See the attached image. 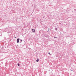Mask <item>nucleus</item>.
I'll list each match as a JSON object with an SVG mask.
<instances>
[{"mask_svg": "<svg viewBox=\"0 0 76 76\" xmlns=\"http://www.w3.org/2000/svg\"><path fill=\"white\" fill-rule=\"evenodd\" d=\"M15 38H16V37H15Z\"/></svg>", "mask_w": 76, "mask_h": 76, "instance_id": "nucleus-8", "label": "nucleus"}, {"mask_svg": "<svg viewBox=\"0 0 76 76\" xmlns=\"http://www.w3.org/2000/svg\"><path fill=\"white\" fill-rule=\"evenodd\" d=\"M39 61V59H37L36 60V61H37V62H38Z\"/></svg>", "mask_w": 76, "mask_h": 76, "instance_id": "nucleus-3", "label": "nucleus"}, {"mask_svg": "<svg viewBox=\"0 0 76 76\" xmlns=\"http://www.w3.org/2000/svg\"><path fill=\"white\" fill-rule=\"evenodd\" d=\"M49 54H50V53H48Z\"/></svg>", "mask_w": 76, "mask_h": 76, "instance_id": "nucleus-9", "label": "nucleus"}, {"mask_svg": "<svg viewBox=\"0 0 76 76\" xmlns=\"http://www.w3.org/2000/svg\"><path fill=\"white\" fill-rule=\"evenodd\" d=\"M57 38V37H54V38Z\"/></svg>", "mask_w": 76, "mask_h": 76, "instance_id": "nucleus-6", "label": "nucleus"}, {"mask_svg": "<svg viewBox=\"0 0 76 76\" xmlns=\"http://www.w3.org/2000/svg\"><path fill=\"white\" fill-rule=\"evenodd\" d=\"M51 54H50V56H51Z\"/></svg>", "mask_w": 76, "mask_h": 76, "instance_id": "nucleus-11", "label": "nucleus"}, {"mask_svg": "<svg viewBox=\"0 0 76 76\" xmlns=\"http://www.w3.org/2000/svg\"><path fill=\"white\" fill-rule=\"evenodd\" d=\"M55 30H56V31H57V28H56Z\"/></svg>", "mask_w": 76, "mask_h": 76, "instance_id": "nucleus-5", "label": "nucleus"}, {"mask_svg": "<svg viewBox=\"0 0 76 76\" xmlns=\"http://www.w3.org/2000/svg\"><path fill=\"white\" fill-rule=\"evenodd\" d=\"M48 29H49V30H50V28H48Z\"/></svg>", "mask_w": 76, "mask_h": 76, "instance_id": "nucleus-10", "label": "nucleus"}, {"mask_svg": "<svg viewBox=\"0 0 76 76\" xmlns=\"http://www.w3.org/2000/svg\"><path fill=\"white\" fill-rule=\"evenodd\" d=\"M21 41H22V40H21Z\"/></svg>", "mask_w": 76, "mask_h": 76, "instance_id": "nucleus-12", "label": "nucleus"}, {"mask_svg": "<svg viewBox=\"0 0 76 76\" xmlns=\"http://www.w3.org/2000/svg\"><path fill=\"white\" fill-rule=\"evenodd\" d=\"M31 31H32V32H35V29H31Z\"/></svg>", "mask_w": 76, "mask_h": 76, "instance_id": "nucleus-2", "label": "nucleus"}, {"mask_svg": "<svg viewBox=\"0 0 76 76\" xmlns=\"http://www.w3.org/2000/svg\"><path fill=\"white\" fill-rule=\"evenodd\" d=\"M20 40V39H19L18 38L17 39V43H19V40Z\"/></svg>", "mask_w": 76, "mask_h": 76, "instance_id": "nucleus-1", "label": "nucleus"}, {"mask_svg": "<svg viewBox=\"0 0 76 76\" xmlns=\"http://www.w3.org/2000/svg\"><path fill=\"white\" fill-rule=\"evenodd\" d=\"M20 42H22V41H21V40L20 41Z\"/></svg>", "mask_w": 76, "mask_h": 76, "instance_id": "nucleus-7", "label": "nucleus"}, {"mask_svg": "<svg viewBox=\"0 0 76 76\" xmlns=\"http://www.w3.org/2000/svg\"><path fill=\"white\" fill-rule=\"evenodd\" d=\"M17 65L18 66H20V64H19V63Z\"/></svg>", "mask_w": 76, "mask_h": 76, "instance_id": "nucleus-4", "label": "nucleus"}]
</instances>
